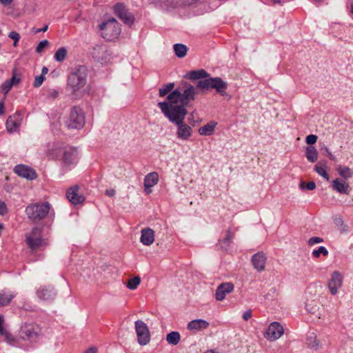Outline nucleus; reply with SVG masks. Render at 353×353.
Returning <instances> with one entry per match:
<instances>
[{"label":"nucleus","mask_w":353,"mask_h":353,"mask_svg":"<svg viewBox=\"0 0 353 353\" xmlns=\"http://www.w3.org/2000/svg\"><path fill=\"white\" fill-rule=\"evenodd\" d=\"M14 172L19 176L28 180H32L37 177L34 170L24 165H18L14 168Z\"/></svg>","instance_id":"nucleus-15"},{"label":"nucleus","mask_w":353,"mask_h":353,"mask_svg":"<svg viewBox=\"0 0 353 353\" xmlns=\"http://www.w3.org/2000/svg\"><path fill=\"white\" fill-rule=\"evenodd\" d=\"M141 283V278L139 276L129 279L127 287L130 290H135Z\"/></svg>","instance_id":"nucleus-36"},{"label":"nucleus","mask_w":353,"mask_h":353,"mask_svg":"<svg viewBox=\"0 0 353 353\" xmlns=\"http://www.w3.org/2000/svg\"><path fill=\"white\" fill-rule=\"evenodd\" d=\"M332 188L334 191L344 194H349L351 190L350 185L345 181V180L340 178H336L332 181Z\"/></svg>","instance_id":"nucleus-16"},{"label":"nucleus","mask_w":353,"mask_h":353,"mask_svg":"<svg viewBox=\"0 0 353 353\" xmlns=\"http://www.w3.org/2000/svg\"><path fill=\"white\" fill-rule=\"evenodd\" d=\"M284 333L283 326L278 322L270 323L265 333V337L269 341H276Z\"/></svg>","instance_id":"nucleus-12"},{"label":"nucleus","mask_w":353,"mask_h":353,"mask_svg":"<svg viewBox=\"0 0 353 353\" xmlns=\"http://www.w3.org/2000/svg\"><path fill=\"white\" fill-rule=\"evenodd\" d=\"M1 336H3L5 337V340L11 345L15 344V338L10 333H8L6 330L5 331V333L3 334H1Z\"/></svg>","instance_id":"nucleus-41"},{"label":"nucleus","mask_w":353,"mask_h":353,"mask_svg":"<svg viewBox=\"0 0 353 353\" xmlns=\"http://www.w3.org/2000/svg\"><path fill=\"white\" fill-rule=\"evenodd\" d=\"M66 196L69 201L74 205L82 203L85 200V197L79 194V187L77 185L70 188L67 191Z\"/></svg>","instance_id":"nucleus-17"},{"label":"nucleus","mask_w":353,"mask_h":353,"mask_svg":"<svg viewBox=\"0 0 353 353\" xmlns=\"http://www.w3.org/2000/svg\"><path fill=\"white\" fill-rule=\"evenodd\" d=\"M181 339L180 334L178 332L172 331L167 334L166 341L168 344L176 345H177Z\"/></svg>","instance_id":"nucleus-32"},{"label":"nucleus","mask_w":353,"mask_h":353,"mask_svg":"<svg viewBox=\"0 0 353 353\" xmlns=\"http://www.w3.org/2000/svg\"><path fill=\"white\" fill-rule=\"evenodd\" d=\"M325 151L326 152V154L328 156V157L332 160L336 161V157L330 152L329 149L327 148H325Z\"/></svg>","instance_id":"nucleus-52"},{"label":"nucleus","mask_w":353,"mask_h":353,"mask_svg":"<svg viewBox=\"0 0 353 353\" xmlns=\"http://www.w3.org/2000/svg\"><path fill=\"white\" fill-rule=\"evenodd\" d=\"M205 353H216V352L214 350H208Z\"/></svg>","instance_id":"nucleus-63"},{"label":"nucleus","mask_w":353,"mask_h":353,"mask_svg":"<svg viewBox=\"0 0 353 353\" xmlns=\"http://www.w3.org/2000/svg\"><path fill=\"white\" fill-rule=\"evenodd\" d=\"M306 343L310 348L315 350H318L320 347V341L318 340L316 335L313 332L307 335Z\"/></svg>","instance_id":"nucleus-28"},{"label":"nucleus","mask_w":353,"mask_h":353,"mask_svg":"<svg viewBox=\"0 0 353 353\" xmlns=\"http://www.w3.org/2000/svg\"><path fill=\"white\" fill-rule=\"evenodd\" d=\"M134 328L137 335V341L141 345H147L150 340V334L148 325L141 320L134 323Z\"/></svg>","instance_id":"nucleus-10"},{"label":"nucleus","mask_w":353,"mask_h":353,"mask_svg":"<svg viewBox=\"0 0 353 353\" xmlns=\"http://www.w3.org/2000/svg\"><path fill=\"white\" fill-rule=\"evenodd\" d=\"M233 237L232 234L230 232V231H228L227 233V236L225 238V241H230Z\"/></svg>","instance_id":"nucleus-57"},{"label":"nucleus","mask_w":353,"mask_h":353,"mask_svg":"<svg viewBox=\"0 0 353 353\" xmlns=\"http://www.w3.org/2000/svg\"><path fill=\"white\" fill-rule=\"evenodd\" d=\"M51 211V205L49 202H37L29 204L25 210L28 219L34 223L44 219Z\"/></svg>","instance_id":"nucleus-4"},{"label":"nucleus","mask_w":353,"mask_h":353,"mask_svg":"<svg viewBox=\"0 0 353 353\" xmlns=\"http://www.w3.org/2000/svg\"><path fill=\"white\" fill-rule=\"evenodd\" d=\"M351 12L353 14V0H352V3H351Z\"/></svg>","instance_id":"nucleus-64"},{"label":"nucleus","mask_w":353,"mask_h":353,"mask_svg":"<svg viewBox=\"0 0 353 353\" xmlns=\"http://www.w3.org/2000/svg\"><path fill=\"white\" fill-rule=\"evenodd\" d=\"M59 153L57 151V149L54 151V149H52V151H49L48 155L52 158L54 159L58 156Z\"/></svg>","instance_id":"nucleus-53"},{"label":"nucleus","mask_w":353,"mask_h":353,"mask_svg":"<svg viewBox=\"0 0 353 353\" xmlns=\"http://www.w3.org/2000/svg\"><path fill=\"white\" fill-rule=\"evenodd\" d=\"M343 276L339 272L335 271L332 274V277L328 281V288L332 295H335L338 290L341 287Z\"/></svg>","instance_id":"nucleus-13"},{"label":"nucleus","mask_w":353,"mask_h":353,"mask_svg":"<svg viewBox=\"0 0 353 353\" xmlns=\"http://www.w3.org/2000/svg\"><path fill=\"white\" fill-rule=\"evenodd\" d=\"M158 106L169 121L176 125V137L181 141H188L192 137L193 130L185 123L187 110L183 106L170 107L165 102L158 103Z\"/></svg>","instance_id":"nucleus-1"},{"label":"nucleus","mask_w":353,"mask_h":353,"mask_svg":"<svg viewBox=\"0 0 353 353\" xmlns=\"http://www.w3.org/2000/svg\"><path fill=\"white\" fill-rule=\"evenodd\" d=\"M210 74L203 69L199 70H192L189 72L186 77L190 80H202L209 77Z\"/></svg>","instance_id":"nucleus-25"},{"label":"nucleus","mask_w":353,"mask_h":353,"mask_svg":"<svg viewBox=\"0 0 353 353\" xmlns=\"http://www.w3.org/2000/svg\"><path fill=\"white\" fill-rule=\"evenodd\" d=\"M196 88L198 92L199 90H207L213 88L221 95H227L228 84L220 77H207L199 80L196 83Z\"/></svg>","instance_id":"nucleus-6"},{"label":"nucleus","mask_w":353,"mask_h":353,"mask_svg":"<svg viewBox=\"0 0 353 353\" xmlns=\"http://www.w3.org/2000/svg\"><path fill=\"white\" fill-rule=\"evenodd\" d=\"M305 156L309 161L314 163L318 159V152L314 147L309 146L306 148Z\"/></svg>","instance_id":"nucleus-31"},{"label":"nucleus","mask_w":353,"mask_h":353,"mask_svg":"<svg viewBox=\"0 0 353 353\" xmlns=\"http://www.w3.org/2000/svg\"><path fill=\"white\" fill-rule=\"evenodd\" d=\"M87 68L84 65L76 66L68 74L66 89L76 95L87 83Z\"/></svg>","instance_id":"nucleus-3"},{"label":"nucleus","mask_w":353,"mask_h":353,"mask_svg":"<svg viewBox=\"0 0 353 353\" xmlns=\"http://www.w3.org/2000/svg\"><path fill=\"white\" fill-rule=\"evenodd\" d=\"M39 299L43 301H51L56 296V292L52 287H41L37 292Z\"/></svg>","instance_id":"nucleus-19"},{"label":"nucleus","mask_w":353,"mask_h":353,"mask_svg":"<svg viewBox=\"0 0 353 353\" xmlns=\"http://www.w3.org/2000/svg\"><path fill=\"white\" fill-rule=\"evenodd\" d=\"M317 141V136L314 134H310L306 137L305 141L309 145L314 144Z\"/></svg>","instance_id":"nucleus-46"},{"label":"nucleus","mask_w":353,"mask_h":353,"mask_svg":"<svg viewBox=\"0 0 353 353\" xmlns=\"http://www.w3.org/2000/svg\"><path fill=\"white\" fill-rule=\"evenodd\" d=\"M42 229L34 227L26 234V243L32 251L41 250L48 245V241L41 236Z\"/></svg>","instance_id":"nucleus-5"},{"label":"nucleus","mask_w":353,"mask_h":353,"mask_svg":"<svg viewBox=\"0 0 353 353\" xmlns=\"http://www.w3.org/2000/svg\"><path fill=\"white\" fill-rule=\"evenodd\" d=\"M8 211L6 203L0 200V215L5 214Z\"/></svg>","instance_id":"nucleus-47"},{"label":"nucleus","mask_w":353,"mask_h":353,"mask_svg":"<svg viewBox=\"0 0 353 353\" xmlns=\"http://www.w3.org/2000/svg\"><path fill=\"white\" fill-rule=\"evenodd\" d=\"M234 290V285L230 282L223 283L219 285L215 293V297L217 301H223L227 294H230Z\"/></svg>","instance_id":"nucleus-14"},{"label":"nucleus","mask_w":353,"mask_h":353,"mask_svg":"<svg viewBox=\"0 0 353 353\" xmlns=\"http://www.w3.org/2000/svg\"><path fill=\"white\" fill-rule=\"evenodd\" d=\"M252 317V312L250 310L245 311L243 314V318L245 321L249 320Z\"/></svg>","instance_id":"nucleus-49"},{"label":"nucleus","mask_w":353,"mask_h":353,"mask_svg":"<svg viewBox=\"0 0 353 353\" xmlns=\"http://www.w3.org/2000/svg\"><path fill=\"white\" fill-rule=\"evenodd\" d=\"M12 85L9 80L5 81L1 85V92L6 94L12 88Z\"/></svg>","instance_id":"nucleus-40"},{"label":"nucleus","mask_w":353,"mask_h":353,"mask_svg":"<svg viewBox=\"0 0 353 353\" xmlns=\"http://www.w3.org/2000/svg\"><path fill=\"white\" fill-rule=\"evenodd\" d=\"M159 181V175L157 172H150L144 178V187H153L157 184Z\"/></svg>","instance_id":"nucleus-26"},{"label":"nucleus","mask_w":353,"mask_h":353,"mask_svg":"<svg viewBox=\"0 0 353 353\" xmlns=\"http://www.w3.org/2000/svg\"><path fill=\"white\" fill-rule=\"evenodd\" d=\"M68 54V50L66 48L61 47L59 48L56 52L54 55V59L57 62H63Z\"/></svg>","instance_id":"nucleus-33"},{"label":"nucleus","mask_w":353,"mask_h":353,"mask_svg":"<svg viewBox=\"0 0 353 353\" xmlns=\"http://www.w3.org/2000/svg\"><path fill=\"white\" fill-rule=\"evenodd\" d=\"M217 124V122L210 121L203 126L199 128L198 132L201 136H211L214 133Z\"/></svg>","instance_id":"nucleus-23"},{"label":"nucleus","mask_w":353,"mask_h":353,"mask_svg":"<svg viewBox=\"0 0 353 353\" xmlns=\"http://www.w3.org/2000/svg\"><path fill=\"white\" fill-rule=\"evenodd\" d=\"M41 334V329L36 323H25L21 327L20 336L26 341L36 342Z\"/></svg>","instance_id":"nucleus-8"},{"label":"nucleus","mask_w":353,"mask_h":353,"mask_svg":"<svg viewBox=\"0 0 353 353\" xmlns=\"http://www.w3.org/2000/svg\"><path fill=\"white\" fill-rule=\"evenodd\" d=\"M97 348L94 346L90 347L84 351V353H97Z\"/></svg>","instance_id":"nucleus-51"},{"label":"nucleus","mask_w":353,"mask_h":353,"mask_svg":"<svg viewBox=\"0 0 353 353\" xmlns=\"http://www.w3.org/2000/svg\"><path fill=\"white\" fill-rule=\"evenodd\" d=\"M273 3H281L285 2L284 0H270Z\"/></svg>","instance_id":"nucleus-60"},{"label":"nucleus","mask_w":353,"mask_h":353,"mask_svg":"<svg viewBox=\"0 0 353 353\" xmlns=\"http://www.w3.org/2000/svg\"><path fill=\"white\" fill-rule=\"evenodd\" d=\"M323 241V239L319 236H313L308 239L307 244L310 246H312L315 244L322 243Z\"/></svg>","instance_id":"nucleus-44"},{"label":"nucleus","mask_w":353,"mask_h":353,"mask_svg":"<svg viewBox=\"0 0 353 353\" xmlns=\"http://www.w3.org/2000/svg\"><path fill=\"white\" fill-rule=\"evenodd\" d=\"M4 114V106L3 103L0 102V114Z\"/></svg>","instance_id":"nucleus-59"},{"label":"nucleus","mask_w":353,"mask_h":353,"mask_svg":"<svg viewBox=\"0 0 353 353\" xmlns=\"http://www.w3.org/2000/svg\"><path fill=\"white\" fill-rule=\"evenodd\" d=\"M116 191L114 189H108L105 190V195L110 197H112L115 195Z\"/></svg>","instance_id":"nucleus-50"},{"label":"nucleus","mask_w":353,"mask_h":353,"mask_svg":"<svg viewBox=\"0 0 353 353\" xmlns=\"http://www.w3.org/2000/svg\"><path fill=\"white\" fill-rule=\"evenodd\" d=\"M174 50L176 57L183 58L186 55L188 49L185 45L176 43L174 45Z\"/></svg>","instance_id":"nucleus-34"},{"label":"nucleus","mask_w":353,"mask_h":353,"mask_svg":"<svg viewBox=\"0 0 353 353\" xmlns=\"http://www.w3.org/2000/svg\"><path fill=\"white\" fill-rule=\"evenodd\" d=\"M336 171L343 180H347L353 176V171L347 166L338 165Z\"/></svg>","instance_id":"nucleus-27"},{"label":"nucleus","mask_w":353,"mask_h":353,"mask_svg":"<svg viewBox=\"0 0 353 353\" xmlns=\"http://www.w3.org/2000/svg\"><path fill=\"white\" fill-rule=\"evenodd\" d=\"M184 87L177 88L167 96L168 101H165L170 107L183 106L185 108L191 101L195 99V95L199 93L196 88L188 83H183Z\"/></svg>","instance_id":"nucleus-2"},{"label":"nucleus","mask_w":353,"mask_h":353,"mask_svg":"<svg viewBox=\"0 0 353 353\" xmlns=\"http://www.w3.org/2000/svg\"><path fill=\"white\" fill-rule=\"evenodd\" d=\"M49 46V41L48 40H43L40 41L37 46L36 52L40 53L43 51V50Z\"/></svg>","instance_id":"nucleus-43"},{"label":"nucleus","mask_w":353,"mask_h":353,"mask_svg":"<svg viewBox=\"0 0 353 353\" xmlns=\"http://www.w3.org/2000/svg\"><path fill=\"white\" fill-rule=\"evenodd\" d=\"M44 79H45V77H44L43 74H41L39 76H37L35 77V79H34V86L35 88H39V86L41 85V84L43 83Z\"/></svg>","instance_id":"nucleus-45"},{"label":"nucleus","mask_w":353,"mask_h":353,"mask_svg":"<svg viewBox=\"0 0 353 353\" xmlns=\"http://www.w3.org/2000/svg\"><path fill=\"white\" fill-rule=\"evenodd\" d=\"M21 125L20 114H14L8 117L6 121V129L10 133L16 132Z\"/></svg>","instance_id":"nucleus-21"},{"label":"nucleus","mask_w":353,"mask_h":353,"mask_svg":"<svg viewBox=\"0 0 353 353\" xmlns=\"http://www.w3.org/2000/svg\"><path fill=\"white\" fill-rule=\"evenodd\" d=\"M267 257L263 252H258L252 257V262L254 268L259 272L265 269Z\"/></svg>","instance_id":"nucleus-18"},{"label":"nucleus","mask_w":353,"mask_h":353,"mask_svg":"<svg viewBox=\"0 0 353 353\" xmlns=\"http://www.w3.org/2000/svg\"><path fill=\"white\" fill-rule=\"evenodd\" d=\"M299 188L301 190H313L316 188V184L313 181H310L309 183H305L303 181H301L299 184Z\"/></svg>","instance_id":"nucleus-38"},{"label":"nucleus","mask_w":353,"mask_h":353,"mask_svg":"<svg viewBox=\"0 0 353 353\" xmlns=\"http://www.w3.org/2000/svg\"><path fill=\"white\" fill-rule=\"evenodd\" d=\"M13 0H0L1 3L4 6H10Z\"/></svg>","instance_id":"nucleus-55"},{"label":"nucleus","mask_w":353,"mask_h":353,"mask_svg":"<svg viewBox=\"0 0 353 353\" xmlns=\"http://www.w3.org/2000/svg\"><path fill=\"white\" fill-rule=\"evenodd\" d=\"M210 323L203 319H195L188 323L187 328L190 331L195 333L199 331L207 329Z\"/></svg>","instance_id":"nucleus-20"},{"label":"nucleus","mask_w":353,"mask_h":353,"mask_svg":"<svg viewBox=\"0 0 353 353\" xmlns=\"http://www.w3.org/2000/svg\"><path fill=\"white\" fill-rule=\"evenodd\" d=\"M68 128L80 129L85 124V116L81 109L74 107L70 114L68 119L65 122Z\"/></svg>","instance_id":"nucleus-9"},{"label":"nucleus","mask_w":353,"mask_h":353,"mask_svg":"<svg viewBox=\"0 0 353 353\" xmlns=\"http://www.w3.org/2000/svg\"><path fill=\"white\" fill-rule=\"evenodd\" d=\"M174 87V83H169L164 85L162 88L159 89V96L163 97L165 95H168L169 92L172 90Z\"/></svg>","instance_id":"nucleus-35"},{"label":"nucleus","mask_w":353,"mask_h":353,"mask_svg":"<svg viewBox=\"0 0 353 353\" xmlns=\"http://www.w3.org/2000/svg\"><path fill=\"white\" fill-rule=\"evenodd\" d=\"M101 36L108 41H112L119 37L121 34V27L117 21L110 18L100 25Z\"/></svg>","instance_id":"nucleus-7"},{"label":"nucleus","mask_w":353,"mask_h":353,"mask_svg":"<svg viewBox=\"0 0 353 353\" xmlns=\"http://www.w3.org/2000/svg\"><path fill=\"white\" fill-rule=\"evenodd\" d=\"M6 329L3 327V317L0 316V334L5 333Z\"/></svg>","instance_id":"nucleus-48"},{"label":"nucleus","mask_w":353,"mask_h":353,"mask_svg":"<svg viewBox=\"0 0 353 353\" xmlns=\"http://www.w3.org/2000/svg\"><path fill=\"white\" fill-rule=\"evenodd\" d=\"M141 242L145 245H150L154 241V232L151 228H145L141 230Z\"/></svg>","instance_id":"nucleus-22"},{"label":"nucleus","mask_w":353,"mask_h":353,"mask_svg":"<svg viewBox=\"0 0 353 353\" xmlns=\"http://www.w3.org/2000/svg\"><path fill=\"white\" fill-rule=\"evenodd\" d=\"M21 80V74L17 73L15 70H14L12 72V77L9 80L10 81V83H12V85L14 86V85L19 84L20 83Z\"/></svg>","instance_id":"nucleus-39"},{"label":"nucleus","mask_w":353,"mask_h":353,"mask_svg":"<svg viewBox=\"0 0 353 353\" xmlns=\"http://www.w3.org/2000/svg\"><path fill=\"white\" fill-rule=\"evenodd\" d=\"M48 28V26H44L43 28H42L41 29H38L35 31L36 33H38V32H46L47 31Z\"/></svg>","instance_id":"nucleus-58"},{"label":"nucleus","mask_w":353,"mask_h":353,"mask_svg":"<svg viewBox=\"0 0 353 353\" xmlns=\"http://www.w3.org/2000/svg\"><path fill=\"white\" fill-rule=\"evenodd\" d=\"M114 12L124 23L128 26L133 24L134 21V15L128 11L123 3H117L114 6Z\"/></svg>","instance_id":"nucleus-11"},{"label":"nucleus","mask_w":353,"mask_h":353,"mask_svg":"<svg viewBox=\"0 0 353 353\" xmlns=\"http://www.w3.org/2000/svg\"><path fill=\"white\" fill-rule=\"evenodd\" d=\"M8 37L14 40V43H13V46H17V43H18V41H19L20 39V35L18 32H14V31H12L9 33L8 34Z\"/></svg>","instance_id":"nucleus-42"},{"label":"nucleus","mask_w":353,"mask_h":353,"mask_svg":"<svg viewBox=\"0 0 353 353\" xmlns=\"http://www.w3.org/2000/svg\"><path fill=\"white\" fill-rule=\"evenodd\" d=\"M152 187H149V188H145V191L147 194H150L152 192Z\"/></svg>","instance_id":"nucleus-61"},{"label":"nucleus","mask_w":353,"mask_h":353,"mask_svg":"<svg viewBox=\"0 0 353 353\" xmlns=\"http://www.w3.org/2000/svg\"><path fill=\"white\" fill-rule=\"evenodd\" d=\"M325 168H326V163L325 162H322V161L319 162L314 166L315 172L318 174H319L320 176L323 177L327 181H329L330 176L327 174V173L326 172Z\"/></svg>","instance_id":"nucleus-29"},{"label":"nucleus","mask_w":353,"mask_h":353,"mask_svg":"<svg viewBox=\"0 0 353 353\" xmlns=\"http://www.w3.org/2000/svg\"><path fill=\"white\" fill-rule=\"evenodd\" d=\"M42 72L43 74H46L48 72V68L43 67V69H42Z\"/></svg>","instance_id":"nucleus-62"},{"label":"nucleus","mask_w":353,"mask_h":353,"mask_svg":"<svg viewBox=\"0 0 353 353\" xmlns=\"http://www.w3.org/2000/svg\"><path fill=\"white\" fill-rule=\"evenodd\" d=\"M321 254L323 256H327L328 251L324 246H320L317 250H314L312 252V255L314 258H319Z\"/></svg>","instance_id":"nucleus-37"},{"label":"nucleus","mask_w":353,"mask_h":353,"mask_svg":"<svg viewBox=\"0 0 353 353\" xmlns=\"http://www.w3.org/2000/svg\"><path fill=\"white\" fill-rule=\"evenodd\" d=\"M59 94L58 91L55 90H51L49 91V96L52 98H56Z\"/></svg>","instance_id":"nucleus-54"},{"label":"nucleus","mask_w":353,"mask_h":353,"mask_svg":"<svg viewBox=\"0 0 353 353\" xmlns=\"http://www.w3.org/2000/svg\"><path fill=\"white\" fill-rule=\"evenodd\" d=\"M77 152L74 148H68L64 152L63 161L65 164L70 165L77 162Z\"/></svg>","instance_id":"nucleus-24"},{"label":"nucleus","mask_w":353,"mask_h":353,"mask_svg":"<svg viewBox=\"0 0 353 353\" xmlns=\"http://www.w3.org/2000/svg\"><path fill=\"white\" fill-rule=\"evenodd\" d=\"M14 297V294L10 292L1 291L0 292V305L5 306L8 305Z\"/></svg>","instance_id":"nucleus-30"},{"label":"nucleus","mask_w":353,"mask_h":353,"mask_svg":"<svg viewBox=\"0 0 353 353\" xmlns=\"http://www.w3.org/2000/svg\"><path fill=\"white\" fill-rule=\"evenodd\" d=\"M309 306H310V305L306 303V309L307 310V311H309L310 313H314L315 307H309Z\"/></svg>","instance_id":"nucleus-56"}]
</instances>
